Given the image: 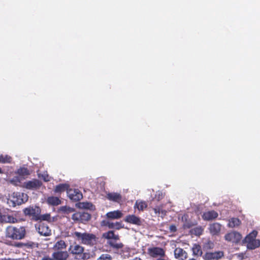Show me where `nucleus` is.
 Here are the masks:
<instances>
[{"instance_id":"412c9836","label":"nucleus","mask_w":260,"mask_h":260,"mask_svg":"<svg viewBox=\"0 0 260 260\" xmlns=\"http://www.w3.org/2000/svg\"><path fill=\"white\" fill-rule=\"evenodd\" d=\"M20 179H25L30 175V171L27 168L20 167L16 172Z\"/></svg>"},{"instance_id":"6ab92c4d","label":"nucleus","mask_w":260,"mask_h":260,"mask_svg":"<svg viewBox=\"0 0 260 260\" xmlns=\"http://www.w3.org/2000/svg\"><path fill=\"white\" fill-rule=\"evenodd\" d=\"M175 258L180 260H184L187 258V253L181 248H176L174 250Z\"/></svg>"},{"instance_id":"58836bf2","label":"nucleus","mask_w":260,"mask_h":260,"mask_svg":"<svg viewBox=\"0 0 260 260\" xmlns=\"http://www.w3.org/2000/svg\"><path fill=\"white\" fill-rule=\"evenodd\" d=\"M83 207L85 209H89L91 206H92V204L89 203H83Z\"/></svg>"},{"instance_id":"a878e982","label":"nucleus","mask_w":260,"mask_h":260,"mask_svg":"<svg viewBox=\"0 0 260 260\" xmlns=\"http://www.w3.org/2000/svg\"><path fill=\"white\" fill-rule=\"evenodd\" d=\"M105 225L109 229H114L116 230H120L123 227L121 222H112L107 221Z\"/></svg>"},{"instance_id":"ea45409f","label":"nucleus","mask_w":260,"mask_h":260,"mask_svg":"<svg viewBox=\"0 0 260 260\" xmlns=\"http://www.w3.org/2000/svg\"><path fill=\"white\" fill-rule=\"evenodd\" d=\"M25 243L22 242H17L15 243L14 246L16 247L22 248L24 247Z\"/></svg>"},{"instance_id":"de8ad7c7","label":"nucleus","mask_w":260,"mask_h":260,"mask_svg":"<svg viewBox=\"0 0 260 260\" xmlns=\"http://www.w3.org/2000/svg\"><path fill=\"white\" fill-rule=\"evenodd\" d=\"M185 226H186V228H190L191 226V225L190 224H186V225H185Z\"/></svg>"},{"instance_id":"7c9ffc66","label":"nucleus","mask_w":260,"mask_h":260,"mask_svg":"<svg viewBox=\"0 0 260 260\" xmlns=\"http://www.w3.org/2000/svg\"><path fill=\"white\" fill-rule=\"evenodd\" d=\"M12 161V157L7 155H0V163L6 164L10 163Z\"/></svg>"},{"instance_id":"7ed1b4c3","label":"nucleus","mask_w":260,"mask_h":260,"mask_svg":"<svg viewBox=\"0 0 260 260\" xmlns=\"http://www.w3.org/2000/svg\"><path fill=\"white\" fill-rule=\"evenodd\" d=\"M103 237L109 240L107 243L113 250L118 252L121 251L120 254L123 253L124 245L121 242H117L120 240L119 236L116 235L113 231H109L103 234Z\"/></svg>"},{"instance_id":"4be33fe9","label":"nucleus","mask_w":260,"mask_h":260,"mask_svg":"<svg viewBox=\"0 0 260 260\" xmlns=\"http://www.w3.org/2000/svg\"><path fill=\"white\" fill-rule=\"evenodd\" d=\"M46 202L49 205L56 206L61 204V201L59 197L50 196L46 199Z\"/></svg>"},{"instance_id":"f03ea898","label":"nucleus","mask_w":260,"mask_h":260,"mask_svg":"<svg viewBox=\"0 0 260 260\" xmlns=\"http://www.w3.org/2000/svg\"><path fill=\"white\" fill-rule=\"evenodd\" d=\"M26 234V228L24 226L9 225L5 230V237L13 240L24 239Z\"/></svg>"},{"instance_id":"2eb2a0df","label":"nucleus","mask_w":260,"mask_h":260,"mask_svg":"<svg viewBox=\"0 0 260 260\" xmlns=\"http://www.w3.org/2000/svg\"><path fill=\"white\" fill-rule=\"evenodd\" d=\"M106 198L110 201L120 204L122 202V196L118 192H108L107 193Z\"/></svg>"},{"instance_id":"72a5a7b5","label":"nucleus","mask_w":260,"mask_h":260,"mask_svg":"<svg viewBox=\"0 0 260 260\" xmlns=\"http://www.w3.org/2000/svg\"><path fill=\"white\" fill-rule=\"evenodd\" d=\"M112 256L109 254H102L97 260H112Z\"/></svg>"},{"instance_id":"e433bc0d","label":"nucleus","mask_w":260,"mask_h":260,"mask_svg":"<svg viewBox=\"0 0 260 260\" xmlns=\"http://www.w3.org/2000/svg\"><path fill=\"white\" fill-rule=\"evenodd\" d=\"M41 260H55L53 257H50L49 255H44Z\"/></svg>"},{"instance_id":"a19ab883","label":"nucleus","mask_w":260,"mask_h":260,"mask_svg":"<svg viewBox=\"0 0 260 260\" xmlns=\"http://www.w3.org/2000/svg\"><path fill=\"white\" fill-rule=\"evenodd\" d=\"M169 230L171 232H175L177 231V228L175 225L172 224L170 226Z\"/></svg>"},{"instance_id":"20e7f679","label":"nucleus","mask_w":260,"mask_h":260,"mask_svg":"<svg viewBox=\"0 0 260 260\" xmlns=\"http://www.w3.org/2000/svg\"><path fill=\"white\" fill-rule=\"evenodd\" d=\"M72 236L76 240L80 241L81 243L93 246L96 244L97 237L94 234L78 232H75L72 234Z\"/></svg>"},{"instance_id":"c03bdc74","label":"nucleus","mask_w":260,"mask_h":260,"mask_svg":"<svg viewBox=\"0 0 260 260\" xmlns=\"http://www.w3.org/2000/svg\"><path fill=\"white\" fill-rule=\"evenodd\" d=\"M3 215L1 212H0V223H2V220L3 218Z\"/></svg>"},{"instance_id":"9d476101","label":"nucleus","mask_w":260,"mask_h":260,"mask_svg":"<svg viewBox=\"0 0 260 260\" xmlns=\"http://www.w3.org/2000/svg\"><path fill=\"white\" fill-rule=\"evenodd\" d=\"M69 198L72 201L77 202L83 198L81 192L77 189H70L68 191Z\"/></svg>"},{"instance_id":"79ce46f5","label":"nucleus","mask_w":260,"mask_h":260,"mask_svg":"<svg viewBox=\"0 0 260 260\" xmlns=\"http://www.w3.org/2000/svg\"><path fill=\"white\" fill-rule=\"evenodd\" d=\"M34 243L33 242H28L25 243L24 246L27 247L28 248H31L34 246Z\"/></svg>"},{"instance_id":"a211bd4d","label":"nucleus","mask_w":260,"mask_h":260,"mask_svg":"<svg viewBox=\"0 0 260 260\" xmlns=\"http://www.w3.org/2000/svg\"><path fill=\"white\" fill-rule=\"evenodd\" d=\"M221 225L217 222L210 224L209 230L212 235H217L220 232Z\"/></svg>"},{"instance_id":"37998d69","label":"nucleus","mask_w":260,"mask_h":260,"mask_svg":"<svg viewBox=\"0 0 260 260\" xmlns=\"http://www.w3.org/2000/svg\"><path fill=\"white\" fill-rule=\"evenodd\" d=\"M153 210H154V212L156 214H157V213L159 214L160 213V208L159 207L153 208Z\"/></svg>"},{"instance_id":"f257e3e1","label":"nucleus","mask_w":260,"mask_h":260,"mask_svg":"<svg viewBox=\"0 0 260 260\" xmlns=\"http://www.w3.org/2000/svg\"><path fill=\"white\" fill-rule=\"evenodd\" d=\"M24 214L30 218L31 220L38 221H49L51 215L49 213L41 214V209L37 206H30L23 210Z\"/></svg>"},{"instance_id":"f8f14e48","label":"nucleus","mask_w":260,"mask_h":260,"mask_svg":"<svg viewBox=\"0 0 260 260\" xmlns=\"http://www.w3.org/2000/svg\"><path fill=\"white\" fill-rule=\"evenodd\" d=\"M148 253L152 257H156L157 256L163 257L165 255V252L164 249L157 247L148 248Z\"/></svg>"},{"instance_id":"2f4dec72","label":"nucleus","mask_w":260,"mask_h":260,"mask_svg":"<svg viewBox=\"0 0 260 260\" xmlns=\"http://www.w3.org/2000/svg\"><path fill=\"white\" fill-rule=\"evenodd\" d=\"M9 182L13 185L19 186L21 183V179L19 176H15L11 179H10Z\"/></svg>"},{"instance_id":"393cba45","label":"nucleus","mask_w":260,"mask_h":260,"mask_svg":"<svg viewBox=\"0 0 260 260\" xmlns=\"http://www.w3.org/2000/svg\"><path fill=\"white\" fill-rule=\"evenodd\" d=\"M241 224V220L238 218L233 217L229 220L228 226L233 228L239 226Z\"/></svg>"},{"instance_id":"9b49d317","label":"nucleus","mask_w":260,"mask_h":260,"mask_svg":"<svg viewBox=\"0 0 260 260\" xmlns=\"http://www.w3.org/2000/svg\"><path fill=\"white\" fill-rule=\"evenodd\" d=\"M38 233L41 236H48L51 235V230L48 226L44 223H39L38 226L36 225Z\"/></svg>"},{"instance_id":"f704fd0d","label":"nucleus","mask_w":260,"mask_h":260,"mask_svg":"<svg viewBox=\"0 0 260 260\" xmlns=\"http://www.w3.org/2000/svg\"><path fill=\"white\" fill-rule=\"evenodd\" d=\"M80 213H74L72 215V218L74 220L79 221Z\"/></svg>"},{"instance_id":"39448f33","label":"nucleus","mask_w":260,"mask_h":260,"mask_svg":"<svg viewBox=\"0 0 260 260\" xmlns=\"http://www.w3.org/2000/svg\"><path fill=\"white\" fill-rule=\"evenodd\" d=\"M257 235V232L253 230L245 238L244 241L248 249H254L260 246V240L255 239Z\"/></svg>"},{"instance_id":"b1692460","label":"nucleus","mask_w":260,"mask_h":260,"mask_svg":"<svg viewBox=\"0 0 260 260\" xmlns=\"http://www.w3.org/2000/svg\"><path fill=\"white\" fill-rule=\"evenodd\" d=\"M18 222V219L11 215H3V218L2 220V223H15Z\"/></svg>"},{"instance_id":"cd10ccee","label":"nucleus","mask_w":260,"mask_h":260,"mask_svg":"<svg viewBox=\"0 0 260 260\" xmlns=\"http://www.w3.org/2000/svg\"><path fill=\"white\" fill-rule=\"evenodd\" d=\"M192 251L194 255L201 256L203 252L201 246L198 244H194L192 248Z\"/></svg>"},{"instance_id":"1a4fd4ad","label":"nucleus","mask_w":260,"mask_h":260,"mask_svg":"<svg viewBox=\"0 0 260 260\" xmlns=\"http://www.w3.org/2000/svg\"><path fill=\"white\" fill-rule=\"evenodd\" d=\"M84 251V248L77 244L71 245L69 248V252L73 255L81 256Z\"/></svg>"},{"instance_id":"49530a36","label":"nucleus","mask_w":260,"mask_h":260,"mask_svg":"<svg viewBox=\"0 0 260 260\" xmlns=\"http://www.w3.org/2000/svg\"><path fill=\"white\" fill-rule=\"evenodd\" d=\"M0 260H13V258H10V257H9V258H6L5 257V258H2Z\"/></svg>"},{"instance_id":"c9c22d12","label":"nucleus","mask_w":260,"mask_h":260,"mask_svg":"<svg viewBox=\"0 0 260 260\" xmlns=\"http://www.w3.org/2000/svg\"><path fill=\"white\" fill-rule=\"evenodd\" d=\"M79 258L82 259H87L89 258V254L87 253H84L82 254L81 256H79Z\"/></svg>"},{"instance_id":"c756f323","label":"nucleus","mask_w":260,"mask_h":260,"mask_svg":"<svg viewBox=\"0 0 260 260\" xmlns=\"http://www.w3.org/2000/svg\"><path fill=\"white\" fill-rule=\"evenodd\" d=\"M91 218L90 214L86 212H80L79 221L82 223H84L89 221Z\"/></svg>"},{"instance_id":"f3484780","label":"nucleus","mask_w":260,"mask_h":260,"mask_svg":"<svg viewBox=\"0 0 260 260\" xmlns=\"http://www.w3.org/2000/svg\"><path fill=\"white\" fill-rule=\"evenodd\" d=\"M218 216V213L214 210L206 211L202 215V218L206 221L212 220Z\"/></svg>"},{"instance_id":"4468645a","label":"nucleus","mask_w":260,"mask_h":260,"mask_svg":"<svg viewBox=\"0 0 260 260\" xmlns=\"http://www.w3.org/2000/svg\"><path fill=\"white\" fill-rule=\"evenodd\" d=\"M24 195L23 193H14L12 197V200H11V201L13 202V206L15 207L17 205H20L24 203L26 201L22 198Z\"/></svg>"},{"instance_id":"ddd939ff","label":"nucleus","mask_w":260,"mask_h":260,"mask_svg":"<svg viewBox=\"0 0 260 260\" xmlns=\"http://www.w3.org/2000/svg\"><path fill=\"white\" fill-rule=\"evenodd\" d=\"M52 256L55 260H67L69 255L68 252L66 250L54 251L52 254Z\"/></svg>"},{"instance_id":"8fccbe9b","label":"nucleus","mask_w":260,"mask_h":260,"mask_svg":"<svg viewBox=\"0 0 260 260\" xmlns=\"http://www.w3.org/2000/svg\"><path fill=\"white\" fill-rule=\"evenodd\" d=\"M2 173H3V171L1 169V168L0 167V174H2Z\"/></svg>"},{"instance_id":"4c0bfd02","label":"nucleus","mask_w":260,"mask_h":260,"mask_svg":"<svg viewBox=\"0 0 260 260\" xmlns=\"http://www.w3.org/2000/svg\"><path fill=\"white\" fill-rule=\"evenodd\" d=\"M61 210L64 212H72L73 211V209L70 207H67L66 206H63L61 207Z\"/></svg>"},{"instance_id":"0eeeda50","label":"nucleus","mask_w":260,"mask_h":260,"mask_svg":"<svg viewBox=\"0 0 260 260\" xmlns=\"http://www.w3.org/2000/svg\"><path fill=\"white\" fill-rule=\"evenodd\" d=\"M42 185V183L38 179H33L30 181L25 182L23 183V187L27 189H37L39 188Z\"/></svg>"},{"instance_id":"5701e85b","label":"nucleus","mask_w":260,"mask_h":260,"mask_svg":"<svg viewBox=\"0 0 260 260\" xmlns=\"http://www.w3.org/2000/svg\"><path fill=\"white\" fill-rule=\"evenodd\" d=\"M67 245L63 240H60L57 241L53 247V249L54 251L63 250L66 249Z\"/></svg>"},{"instance_id":"bb28decb","label":"nucleus","mask_w":260,"mask_h":260,"mask_svg":"<svg viewBox=\"0 0 260 260\" xmlns=\"http://www.w3.org/2000/svg\"><path fill=\"white\" fill-rule=\"evenodd\" d=\"M147 207V204L145 201H137L134 205L135 208H137L139 211H143Z\"/></svg>"},{"instance_id":"473e14b6","label":"nucleus","mask_w":260,"mask_h":260,"mask_svg":"<svg viewBox=\"0 0 260 260\" xmlns=\"http://www.w3.org/2000/svg\"><path fill=\"white\" fill-rule=\"evenodd\" d=\"M192 233L197 236H200L202 234L203 229L200 227H197L192 229Z\"/></svg>"},{"instance_id":"3c124183","label":"nucleus","mask_w":260,"mask_h":260,"mask_svg":"<svg viewBox=\"0 0 260 260\" xmlns=\"http://www.w3.org/2000/svg\"><path fill=\"white\" fill-rule=\"evenodd\" d=\"M189 260H196V259H194V258H191V259H189Z\"/></svg>"},{"instance_id":"09e8293b","label":"nucleus","mask_w":260,"mask_h":260,"mask_svg":"<svg viewBox=\"0 0 260 260\" xmlns=\"http://www.w3.org/2000/svg\"><path fill=\"white\" fill-rule=\"evenodd\" d=\"M134 260H141V258L139 257H136Z\"/></svg>"},{"instance_id":"6e6552de","label":"nucleus","mask_w":260,"mask_h":260,"mask_svg":"<svg viewBox=\"0 0 260 260\" xmlns=\"http://www.w3.org/2000/svg\"><path fill=\"white\" fill-rule=\"evenodd\" d=\"M224 256L222 251H218L214 252H206L203 256L204 260H218Z\"/></svg>"},{"instance_id":"aec40b11","label":"nucleus","mask_w":260,"mask_h":260,"mask_svg":"<svg viewBox=\"0 0 260 260\" xmlns=\"http://www.w3.org/2000/svg\"><path fill=\"white\" fill-rule=\"evenodd\" d=\"M123 214L120 210H115L109 212L106 214V216L108 219H117L122 217Z\"/></svg>"},{"instance_id":"dca6fc26","label":"nucleus","mask_w":260,"mask_h":260,"mask_svg":"<svg viewBox=\"0 0 260 260\" xmlns=\"http://www.w3.org/2000/svg\"><path fill=\"white\" fill-rule=\"evenodd\" d=\"M124 221L126 222L138 226L141 225L142 224L141 218L134 214L127 215L124 219Z\"/></svg>"},{"instance_id":"a18cd8bd","label":"nucleus","mask_w":260,"mask_h":260,"mask_svg":"<svg viewBox=\"0 0 260 260\" xmlns=\"http://www.w3.org/2000/svg\"><path fill=\"white\" fill-rule=\"evenodd\" d=\"M13 260H26L25 258H13Z\"/></svg>"},{"instance_id":"c85d7f7f","label":"nucleus","mask_w":260,"mask_h":260,"mask_svg":"<svg viewBox=\"0 0 260 260\" xmlns=\"http://www.w3.org/2000/svg\"><path fill=\"white\" fill-rule=\"evenodd\" d=\"M68 185L66 184H59L56 185L54 188L55 193H61L68 189Z\"/></svg>"},{"instance_id":"423d86ee","label":"nucleus","mask_w":260,"mask_h":260,"mask_svg":"<svg viewBox=\"0 0 260 260\" xmlns=\"http://www.w3.org/2000/svg\"><path fill=\"white\" fill-rule=\"evenodd\" d=\"M242 239V235L236 231H232L226 234L224 236V239L228 242H231L235 243H238Z\"/></svg>"}]
</instances>
